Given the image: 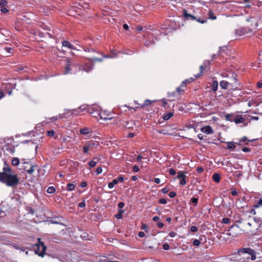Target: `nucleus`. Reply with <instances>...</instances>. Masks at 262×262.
<instances>
[{"label":"nucleus","instance_id":"obj_23","mask_svg":"<svg viewBox=\"0 0 262 262\" xmlns=\"http://www.w3.org/2000/svg\"><path fill=\"white\" fill-rule=\"evenodd\" d=\"M79 132L80 134H81L82 135H87L90 133V129H89V128H88L87 127H84V128H81L79 130Z\"/></svg>","mask_w":262,"mask_h":262},{"label":"nucleus","instance_id":"obj_1","mask_svg":"<svg viewBox=\"0 0 262 262\" xmlns=\"http://www.w3.org/2000/svg\"><path fill=\"white\" fill-rule=\"evenodd\" d=\"M0 181L8 186L15 187L18 184L19 179L16 174L0 173Z\"/></svg>","mask_w":262,"mask_h":262},{"label":"nucleus","instance_id":"obj_64","mask_svg":"<svg viewBox=\"0 0 262 262\" xmlns=\"http://www.w3.org/2000/svg\"><path fill=\"white\" fill-rule=\"evenodd\" d=\"M154 182L156 183V184H159L161 182V180L159 178H156L154 179Z\"/></svg>","mask_w":262,"mask_h":262},{"label":"nucleus","instance_id":"obj_60","mask_svg":"<svg viewBox=\"0 0 262 262\" xmlns=\"http://www.w3.org/2000/svg\"><path fill=\"white\" fill-rule=\"evenodd\" d=\"M157 226L159 228H162L164 226V224L162 222H158Z\"/></svg>","mask_w":262,"mask_h":262},{"label":"nucleus","instance_id":"obj_24","mask_svg":"<svg viewBox=\"0 0 262 262\" xmlns=\"http://www.w3.org/2000/svg\"><path fill=\"white\" fill-rule=\"evenodd\" d=\"M178 174L177 177H176L177 179H182L184 177H186L185 172H184V171H179L178 172Z\"/></svg>","mask_w":262,"mask_h":262},{"label":"nucleus","instance_id":"obj_19","mask_svg":"<svg viewBox=\"0 0 262 262\" xmlns=\"http://www.w3.org/2000/svg\"><path fill=\"white\" fill-rule=\"evenodd\" d=\"M173 116V112H169L168 114H165L163 118L164 120H168Z\"/></svg>","mask_w":262,"mask_h":262},{"label":"nucleus","instance_id":"obj_36","mask_svg":"<svg viewBox=\"0 0 262 262\" xmlns=\"http://www.w3.org/2000/svg\"><path fill=\"white\" fill-rule=\"evenodd\" d=\"M208 15H209V18L213 20V19H216V16H213V12L211 10H209V11L208 12Z\"/></svg>","mask_w":262,"mask_h":262},{"label":"nucleus","instance_id":"obj_32","mask_svg":"<svg viewBox=\"0 0 262 262\" xmlns=\"http://www.w3.org/2000/svg\"><path fill=\"white\" fill-rule=\"evenodd\" d=\"M11 172V169L10 167H4L3 168V172L2 173H7V172Z\"/></svg>","mask_w":262,"mask_h":262},{"label":"nucleus","instance_id":"obj_29","mask_svg":"<svg viewBox=\"0 0 262 262\" xmlns=\"http://www.w3.org/2000/svg\"><path fill=\"white\" fill-rule=\"evenodd\" d=\"M55 191V188L53 186H50L48 188L47 192L49 193H53Z\"/></svg>","mask_w":262,"mask_h":262},{"label":"nucleus","instance_id":"obj_42","mask_svg":"<svg viewBox=\"0 0 262 262\" xmlns=\"http://www.w3.org/2000/svg\"><path fill=\"white\" fill-rule=\"evenodd\" d=\"M198 227L195 226H192L190 227V231L192 232H196L198 231Z\"/></svg>","mask_w":262,"mask_h":262},{"label":"nucleus","instance_id":"obj_34","mask_svg":"<svg viewBox=\"0 0 262 262\" xmlns=\"http://www.w3.org/2000/svg\"><path fill=\"white\" fill-rule=\"evenodd\" d=\"M90 149V147H88L87 145V143L85 142L84 146L83 147V150L84 153H88L89 150Z\"/></svg>","mask_w":262,"mask_h":262},{"label":"nucleus","instance_id":"obj_33","mask_svg":"<svg viewBox=\"0 0 262 262\" xmlns=\"http://www.w3.org/2000/svg\"><path fill=\"white\" fill-rule=\"evenodd\" d=\"M77 112V110L76 109L72 110H64V114H66V113L70 112L71 113V114L72 115V114H75V113Z\"/></svg>","mask_w":262,"mask_h":262},{"label":"nucleus","instance_id":"obj_58","mask_svg":"<svg viewBox=\"0 0 262 262\" xmlns=\"http://www.w3.org/2000/svg\"><path fill=\"white\" fill-rule=\"evenodd\" d=\"M125 204L123 202H120L118 204V206L119 208H122L124 206Z\"/></svg>","mask_w":262,"mask_h":262},{"label":"nucleus","instance_id":"obj_22","mask_svg":"<svg viewBox=\"0 0 262 262\" xmlns=\"http://www.w3.org/2000/svg\"><path fill=\"white\" fill-rule=\"evenodd\" d=\"M67 63H68V64L66 67L65 71L64 72V74H68L70 72V71H71L70 66L72 65L71 62L69 60H68Z\"/></svg>","mask_w":262,"mask_h":262},{"label":"nucleus","instance_id":"obj_39","mask_svg":"<svg viewBox=\"0 0 262 262\" xmlns=\"http://www.w3.org/2000/svg\"><path fill=\"white\" fill-rule=\"evenodd\" d=\"M222 222L224 224H229L230 222V219L227 217L223 218Z\"/></svg>","mask_w":262,"mask_h":262},{"label":"nucleus","instance_id":"obj_40","mask_svg":"<svg viewBox=\"0 0 262 262\" xmlns=\"http://www.w3.org/2000/svg\"><path fill=\"white\" fill-rule=\"evenodd\" d=\"M1 11L3 13H6L8 12V9L5 7V6H3V7H2L1 9Z\"/></svg>","mask_w":262,"mask_h":262},{"label":"nucleus","instance_id":"obj_27","mask_svg":"<svg viewBox=\"0 0 262 262\" xmlns=\"http://www.w3.org/2000/svg\"><path fill=\"white\" fill-rule=\"evenodd\" d=\"M124 210L120 209L119 211V213L115 215V217L117 219H121L122 217V213H124Z\"/></svg>","mask_w":262,"mask_h":262},{"label":"nucleus","instance_id":"obj_10","mask_svg":"<svg viewBox=\"0 0 262 262\" xmlns=\"http://www.w3.org/2000/svg\"><path fill=\"white\" fill-rule=\"evenodd\" d=\"M245 121L244 118L242 117V115H238L234 117L233 119V121H234L236 124H239L241 123H243Z\"/></svg>","mask_w":262,"mask_h":262},{"label":"nucleus","instance_id":"obj_9","mask_svg":"<svg viewBox=\"0 0 262 262\" xmlns=\"http://www.w3.org/2000/svg\"><path fill=\"white\" fill-rule=\"evenodd\" d=\"M201 130L207 135L211 134L213 133V130L210 126H206L202 127Z\"/></svg>","mask_w":262,"mask_h":262},{"label":"nucleus","instance_id":"obj_44","mask_svg":"<svg viewBox=\"0 0 262 262\" xmlns=\"http://www.w3.org/2000/svg\"><path fill=\"white\" fill-rule=\"evenodd\" d=\"M200 244V242L199 239H194L193 241V245L195 246H198Z\"/></svg>","mask_w":262,"mask_h":262},{"label":"nucleus","instance_id":"obj_16","mask_svg":"<svg viewBox=\"0 0 262 262\" xmlns=\"http://www.w3.org/2000/svg\"><path fill=\"white\" fill-rule=\"evenodd\" d=\"M168 97L169 98H172V97L178 98V94H177V93L176 92H171V93L169 92L168 93ZM169 100L171 101H174L175 99L174 98H171Z\"/></svg>","mask_w":262,"mask_h":262},{"label":"nucleus","instance_id":"obj_55","mask_svg":"<svg viewBox=\"0 0 262 262\" xmlns=\"http://www.w3.org/2000/svg\"><path fill=\"white\" fill-rule=\"evenodd\" d=\"M159 203L162 204H165L167 203L166 199H161L159 200Z\"/></svg>","mask_w":262,"mask_h":262},{"label":"nucleus","instance_id":"obj_12","mask_svg":"<svg viewBox=\"0 0 262 262\" xmlns=\"http://www.w3.org/2000/svg\"><path fill=\"white\" fill-rule=\"evenodd\" d=\"M62 45L63 47H66L72 50H76L75 47L68 41L64 40L62 42Z\"/></svg>","mask_w":262,"mask_h":262},{"label":"nucleus","instance_id":"obj_62","mask_svg":"<svg viewBox=\"0 0 262 262\" xmlns=\"http://www.w3.org/2000/svg\"><path fill=\"white\" fill-rule=\"evenodd\" d=\"M86 185H87V183H86V182H84V181L82 182L81 183V184H80V186H81V187H86Z\"/></svg>","mask_w":262,"mask_h":262},{"label":"nucleus","instance_id":"obj_21","mask_svg":"<svg viewBox=\"0 0 262 262\" xmlns=\"http://www.w3.org/2000/svg\"><path fill=\"white\" fill-rule=\"evenodd\" d=\"M212 179L216 183L220 181V175L219 173H215L212 176Z\"/></svg>","mask_w":262,"mask_h":262},{"label":"nucleus","instance_id":"obj_6","mask_svg":"<svg viewBox=\"0 0 262 262\" xmlns=\"http://www.w3.org/2000/svg\"><path fill=\"white\" fill-rule=\"evenodd\" d=\"M241 253L249 254L250 255V259L252 260L256 259L255 252L250 248L239 249L237 251V255H239Z\"/></svg>","mask_w":262,"mask_h":262},{"label":"nucleus","instance_id":"obj_3","mask_svg":"<svg viewBox=\"0 0 262 262\" xmlns=\"http://www.w3.org/2000/svg\"><path fill=\"white\" fill-rule=\"evenodd\" d=\"M183 16L186 20H196L198 22L201 23V24H204L207 21V18L197 17L196 16H195L193 15L189 14L185 9H184L183 10Z\"/></svg>","mask_w":262,"mask_h":262},{"label":"nucleus","instance_id":"obj_5","mask_svg":"<svg viewBox=\"0 0 262 262\" xmlns=\"http://www.w3.org/2000/svg\"><path fill=\"white\" fill-rule=\"evenodd\" d=\"M83 50L85 52L89 53V55L88 57H89L90 55H94L95 56L96 54H100L101 55L103 58H113V56L112 55H106L105 54H103L102 53H100L97 51H96L95 49H93L91 47H85L83 48Z\"/></svg>","mask_w":262,"mask_h":262},{"label":"nucleus","instance_id":"obj_50","mask_svg":"<svg viewBox=\"0 0 262 262\" xmlns=\"http://www.w3.org/2000/svg\"><path fill=\"white\" fill-rule=\"evenodd\" d=\"M168 195L169 196L170 198H173L176 196V193L175 192H174V191H171L169 193Z\"/></svg>","mask_w":262,"mask_h":262},{"label":"nucleus","instance_id":"obj_13","mask_svg":"<svg viewBox=\"0 0 262 262\" xmlns=\"http://www.w3.org/2000/svg\"><path fill=\"white\" fill-rule=\"evenodd\" d=\"M87 58L94 62H102L103 60L102 58H97L94 55H90Z\"/></svg>","mask_w":262,"mask_h":262},{"label":"nucleus","instance_id":"obj_47","mask_svg":"<svg viewBox=\"0 0 262 262\" xmlns=\"http://www.w3.org/2000/svg\"><path fill=\"white\" fill-rule=\"evenodd\" d=\"M62 118V116L61 115H59V116H56V117H52V118L50 119V120L51 121H55V120H56L58 119H61Z\"/></svg>","mask_w":262,"mask_h":262},{"label":"nucleus","instance_id":"obj_48","mask_svg":"<svg viewBox=\"0 0 262 262\" xmlns=\"http://www.w3.org/2000/svg\"><path fill=\"white\" fill-rule=\"evenodd\" d=\"M102 172V169L101 167H98L96 168V172L97 174H100Z\"/></svg>","mask_w":262,"mask_h":262},{"label":"nucleus","instance_id":"obj_49","mask_svg":"<svg viewBox=\"0 0 262 262\" xmlns=\"http://www.w3.org/2000/svg\"><path fill=\"white\" fill-rule=\"evenodd\" d=\"M169 172L170 174H171L172 176H174L176 174V170L172 168L169 169Z\"/></svg>","mask_w":262,"mask_h":262},{"label":"nucleus","instance_id":"obj_8","mask_svg":"<svg viewBox=\"0 0 262 262\" xmlns=\"http://www.w3.org/2000/svg\"><path fill=\"white\" fill-rule=\"evenodd\" d=\"M234 80L235 81V84L234 85H233V83H231L230 82H229L228 81L222 80L220 82V86L223 89H227L230 85L231 86V88L233 89L237 88V79L234 78Z\"/></svg>","mask_w":262,"mask_h":262},{"label":"nucleus","instance_id":"obj_17","mask_svg":"<svg viewBox=\"0 0 262 262\" xmlns=\"http://www.w3.org/2000/svg\"><path fill=\"white\" fill-rule=\"evenodd\" d=\"M194 80V79H193L192 78L185 80L184 81H183L182 82V83L181 84V87H185L186 84L191 83Z\"/></svg>","mask_w":262,"mask_h":262},{"label":"nucleus","instance_id":"obj_41","mask_svg":"<svg viewBox=\"0 0 262 262\" xmlns=\"http://www.w3.org/2000/svg\"><path fill=\"white\" fill-rule=\"evenodd\" d=\"M160 134H163V135H169V134L168 133V131L167 129H162L159 132Z\"/></svg>","mask_w":262,"mask_h":262},{"label":"nucleus","instance_id":"obj_28","mask_svg":"<svg viewBox=\"0 0 262 262\" xmlns=\"http://www.w3.org/2000/svg\"><path fill=\"white\" fill-rule=\"evenodd\" d=\"M218 88V82L214 81L212 85V90L213 91H216Z\"/></svg>","mask_w":262,"mask_h":262},{"label":"nucleus","instance_id":"obj_38","mask_svg":"<svg viewBox=\"0 0 262 262\" xmlns=\"http://www.w3.org/2000/svg\"><path fill=\"white\" fill-rule=\"evenodd\" d=\"M97 162L95 161H91L89 163V166L90 167H94L96 166Z\"/></svg>","mask_w":262,"mask_h":262},{"label":"nucleus","instance_id":"obj_63","mask_svg":"<svg viewBox=\"0 0 262 262\" xmlns=\"http://www.w3.org/2000/svg\"><path fill=\"white\" fill-rule=\"evenodd\" d=\"M85 205V202L84 201L82 202H80L79 204H78V206L79 207H84Z\"/></svg>","mask_w":262,"mask_h":262},{"label":"nucleus","instance_id":"obj_35","mask_svg":"<svg viewBox=\"0 0 262 262\" xmlns=\"http://www.w3.org/2000/svg\"><path fill=\"white\" fill-rule=\"evenodd\" d=\"M183 87H181V85L180 87H178L177 88L176 92L177 93V94L178 95L181 94L182 92H184V90L183 89Z\"/></svg>","mask_w":262,"mask_h":262},{"label":"nucleus","instance_id":"obj_30","mask_svg":"<svg viewBox=\"0 0 262 262\" xmlns=\"http://www.w3.org/2000/svg\"><path fill=\"white\" fill-rule=\"evenodd\" d=\"M150 103H151V101L147 99L144 101V102L143 104L141 105L140 107L143 108L145 106H147V105H149Z\"/></svg>","mask_w":262,"mask_h":262},{"label":"nucleus","instance_id":"obj_15","mask_svg":"<svg viewBox=\"0 0 262 262\" xmlns=\"http://www.w3.org/2000/svg\"><path fill=\"white\" fill-rule=\"evenodd\" d=\"M235 254L237 256L236 258H237V256L240 255V254L237 255V253H236V252H235ZM249 259H250V256H244V257H243L241 258H237L236 260L238 262H249Z\"/></svg>","mask_w":262,"mask_h":262},{"label":"nucleus","instance_id":"obj_53","mask_svg":"<svg viewBox=\"0 0 262 262\" xmlns=\"http://www.w3.org/2000/svg\"><path fill=\"white\" fill-rule=\"evenodd\" d=\"M231 193L233 196H236L237 195V192L235 188L232 189Z\"/></svg>","mask_w":262,"mask_h":262},{"label":"nucleus","instance_id":"obj_56","mask_svg":"<svg viewBox=\"0 0 262 262\" xmlns=\"http://www.w3.org/2000/svg\"><path fill=\"white\" fill-rule=\"evenodd\" d=\"M242 151L244 152H250L251 151L250 148L248 147H243L242 148Z\"/></svg>","mask_w":262,"mask_h":262},{"label":"nucleus","instance_id":"obj_4","mask_svg":"<svg viewBox=\"0 0 262 262\" xmlns=\"http://www.w3.org/2000/svg\"><path fill=\"white\" fill-rule=\"evenodd\" d=\"M259 19V16L255 14L254 15L250 16L247 19V21L251 23L250 26L253 30V29H255L258 26Z\"/></svg>","mask_w":262,"mask_h":262},{"label":"nucleus","instance_id":"obj_45","mask_svg":"<svg viewBox=\"0 0 262 262\" xmlns=\"http://www.w3.org/2000/svg\"><path fill=\"white\" fill-rule=\"evenodd\" d=\"M186 177H184L181 179V180L180 182V184L181 185H185L186 184V182L185 180Z\"/></svg>","mask_w":262,"mask_h":262},{"label":"nucleus","instance_id":"obj_18","mask_svg":"<svg viewBox=\"0 0 262 262\" xmlns=\"http://www.w3.org/2000/svg\"><path fill=\"white\" fill-rule=\"evenodd\" d=\"M92 68H92V66H85L84 67H82V68L81 67H79V70L80 71L81 70L82 71H84L85 72L88 73V72H90L92 70Z\"/></svg>","mask_w":262,"mask_h":262},{"label":"nucleus","instance_id":"obj_31","mask_svg":"<svg viewBox=\"0 0 262 262\" xmlns=\"http://www.w3.org/2000/svg\"><path fill=\"white\" fill-rule=\"evenodd\" d=\"M75 188V185L73 183H69L67 185L68 190L69 191H72L74 190Z\"/></svg>","mask_w":262,"mask_h":262},{"label":"nucleus","instance_id":"obj_54","mask_svg":"<svg viewBox=\"0 0 262 262\" xmlns=\"http://www.w3.org/2000/svg\"><path fill=\"white\" fill-rule=\"evenodd\" d=\"M191 201L192 203H194V204H197L198 202V199L196 198H192L191 199Z\"/></svg>","mask_w":262,"mask_h":262},{"label":"nucleus","instance_id":"obj_46","mask_svg":"<svg viewBox=\"0 0 262 262\" xmlns=\"http://www.w3.org/2000/svg\"><path fill=\"white\" fill-rule=\"evenodd\" d=\"M7 4V2L6 0H0V5L2 7L5 6Z\"/></svg>","mask_w":262,"mask_h":262},{"label":"nucleus","instance_id":"obj_26","mask_svg":"<svg viewBox=\"0 0 262 262\" xmlns=\"http://www.w3.org/2000/svg\"><path fill=\"white\" fill-rule=\"evenodd\" d=\"M260 206H262V199H260L258 201L255 202V204L253 205V207L258 208Z\"/></svg>","mask_w":262,"mask_h":262},{"label":"nucleus","instance_id":"obj_52","mask_svg":"<svg viewBox=\"0 0 262 262\" xmlns=\"http://www.w3.org/2000/svg\"><path fill=\"white\" fill-rule=\"evenodd\" d=\"M163 248L165 250H167L169 248V246L168 244H164L163 246Z\"/></svg>","mask_w":262,"mask_h":262},{"label":"nucleus","instance_id":"obj_61","mask_svg":"<svg viewBox=\"0 0 262 262\" xmlns=\"http://www.w3.org/2000/svg\"><path fill=\"white\" fill-rule=\"evenodd\" d=\"M133 170H134V171L136 172L139 171V167L137 165H135L133 167Z\"/></svg>","mask_w":262,"mask_h":262},{"label":"nucleus","instance_id":"obj_2","mask_svg":"<svg viewBox=\"0 0 262 262\" xmlns=\"http://www.w3.org/2000/svg\"><path fill=\"white\" fill-rule=\"evenodd\" d=\"M38 243L33 246L34 251L36 254L41 257H43L46 254V247L43 242L40 241V238H38Z\"/></svg>","mask_w":262,"mask_h":262},{"label":"nucleus","instance_id":"obj_57","mask_svg":"<svg viewBox=\"0 0 262 262\" xmlns=\"http://www.w3.org/2000/svg\"><path fill=\"white\" fill-rule=\"evenodd\" d=\"M196 171L198 172V173H201L202 172L203 170H204V169L203 167H198L196 169Z\"/></svg>","mask_w":262,"mask_h":262},{"label":"nucleus","instance_id":"obj_20","mask_svg":"<svg viewBox=\"0 0 262 262\" xmlns=\"http://www.w3.org/2000/svg\"><path fill=\"white\" fill-rule=\"evenodd\" d=\"M236 146L234 144L233 142H227V149L229 150H232L235 148Z\"/></svg>","mask_w":262,"mask_h":262},{"label":"nucleus","instance_id":"obj_51","mask_svg":"<svg viewBox=\"0 0 262 262\" xmlns=\"http://www.w3.org/2000/svg\"><path fill=\"white\" fill-rule=\"evenodd\" d=\"M47 134H48V135L49 136H50V137H52V136H54V130H49V131H48V132H47Z\"/></svg>","mask_w":262,"mask_h":262},{"label":"nucleus","instance_id":"obj_14","mask_svg":"<svg viewBox=\"0 0 262 262\" xmlns=\"http://www.w3.org/2000/svg\"><path fill=\"white\" fill-rule=\"evenodd\" d=\"M86 143H87L88 147H90V149H92L93 147L97 146L99 144V142L94 141H87Z\"/></svg>","mask_w":262,"mask_h":262},{"label":"nucleus","instance_id":"obj_7","mask_svg":"<svg viewBox=\"0 0 262 262\" xmlns=\"http://www.w3.org/2000/svg\"><path fill=\"white\" fill-rule=\"evenodd\" d=\"M236 33L240 36L245 35H251L253 34V30L251 28H243L237 30L236 31Z\"/></svg>","mask_w":262,"mask_h":262},{"label":"nucleus","instance_id":"obj_43","mask_svg":"<svg viewBox=\"0 0 262 262\" xmlns=\"http://www.w3.org/2000/svg\"><path fill=\"white\" fill-rule=\"evenodd\" d=\"M226 119L228 121L232 122L233 119L231 118V115L227 114L225 116Z\"/></svg>","mask_w":262,"mask_h":262},{"label":"nucleus","instance_id":"obj_11","mask_svg":"<svg viewBox=\"0 0 262 262\" xmlns=\"http://www.w3.org/2000/svg\"><path fill=\"white\" fill-rule=\"evenodd\" d=\"M210 61L209 60H206L204 62V64L203 65H201L200 67V73L198 75H195V78H198L200 77L201 75L203 73V70L205 68L207 67V65H209L210 64Z\"/></svg>","mask_w":262,"mask_h":262},{"label":"nucleus","instance_id":"obj_25","mask_svg":"<svg viewBox=\"0 0 262 262\" xmlns=\"http://www.w3.org/2000/svg\"><path fill=\"white\" fill-rule=\"evenodd\" d=\"M19 164V160L17 158H14L12 160V164L14 166H17Z\"/></svg>","mask_w":262,"mask_h":262},{"label":"nucleus","instance_id":"obj_37","mask_svg":"<svg viewBox=\"0 0 262 262\" xmlns=\"http://www.w3.org/2000/svg\"><path fill=\"white\" fill-rule=\"evenodd\" d=\"M24 169H25L28 172V173L30 174H32L34 172V166H31L30 168L28 170L26 169L25 167Z\"/></svg>","mask_w":262,"mask_h":262},{"label":"nucleus","instance_id":"obj_59","mask_svg":"<svg viewBox=\"0 0 262 262\" xmlns=\"http://www.w3.org/2000/svg\"><path fill=\"white\" fill-rule=\"evenodd\" d=\"M228 235L231 236L232 237H236L237 236V234H233L231 232L227 233Z\"/></svg>","mask_w":262,"mask_h":262}]
</instances>
